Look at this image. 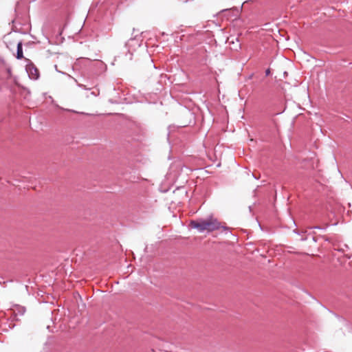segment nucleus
<instances>
[{
  "label": "nucleus",
  "instance_id": "f257e3e1",
  "mask_svg": "<svg viewBox=\"0 0 352 352\" xmlns=\"http://www.w3.org/2000/svg\"><path fill=\"white\" fill-rule=\"evenodd\" d=\"M190 226L197 229L199 232H203L204 231L210 232L219 230L221 228H225L222 223L219 222L217 219L212 217L191 221L190 222Z\"/></svg>",
  "mask_w": 352,
  "mask_h": 352
},
{
  "label": "nucleus",
  "instance_id": "f03ea898",
  "mask_svg": "<svg viewBox=\"0 0 352 352\" xmlns=\"http://www.w3.org/2000/svg\"><path fill=\"white\" fill-rule=\"evenodd\" d=\"M16 58L18 59H21L23 58V49H22V43L20 42L17 45V53H16Z\"/></svg>",
  "mask_w": 352,
  "mask_h": 352
},
{
  "label": "nucleus",
  "instance_id": "7ed1b4c3",
  "mask_svg": "<svg viewBox=\"0 0 352 352\" xmlns=\"http://www.w3.org/2000/svg\"><path fill=\"white\" fill-rule=\"evenodd\" d=\"M269 74H270V70H269V69H267V70L266 71V74H267V75H268Z\"/></svg>",
  "mask_w": 352,
  "mask_h": 352
}]
</instances>
